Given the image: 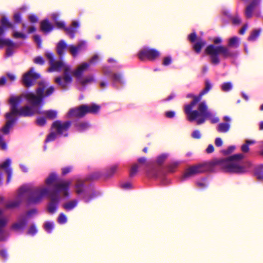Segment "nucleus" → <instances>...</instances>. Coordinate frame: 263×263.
I'll list each match as a JSON object with an SVG mask.
<instances>
[{
  "label": "nucleus",
  "mask_w": 263,
  "mask_h": 263,
  "mask_svg": "<svg viewBox=\"0 0 263 263\" xmlns=\"http://www.w3.org/2000/svg\"><path fill=\"white\" fill-rule=\"evenodd\" d=\"M58 134L55 132H50L46 137V138L45 140V143H47L49 142L53 141L55 140L58 136Z\"/></svg>",
  "instance_id": "40"
},
{
  "label": "nucleus",
  "mask_w": 263,
  "mask_h": 263,
  "mask_svg": "<svg viewBox=\"0 0 263 263\" xmlns=\"http://www.w3.org/2000/svg\"><path fill=\"white\" fill-rule=\"evenodd\" d=\"M191 137L194 139H199L201 137V134L199 130L196 129L191 133Z\"/></svg>",
  "instance_id": "55"
},
{
  "label": "nucleus",
  "mask_w": 263,
  "mask_h": 263,
  "mask_svg": "<svg viewBox=\"0 0 263 263\" xmlns=\"http://www.w3.org/2000/svg\"><path fill=\"white\" fill-rule=\"evenodd\" d=\"M35 123L40 127H44L47 123L46 119L44 117H39L36 118Z\"/></svg>",
  "instance_id": "42"
},
{
  "label": "nucleus",
  "mask_w": 263,
  "mask_h": 263,
  "mask_svg": "<svg viewBox=\"0 0 263 263\" xmlns=\"http://www.w3.org/2000/svg\"><path fill=\"white\" fill-rule=\"evenodd\" d=\"M107 62L108 63H114L115 64L110 66L112 69H119L121 68H122V65L120 64H119L115 59H114L112 58H109L107 60Z\"/></svg>",
  "instance_id": "41"
},
{
  "label": "nucleus",
  "mask_w": 263,
  "mask_h": 263,
  "mask_svg": "<svg viewBox=\"0 0 263 263\" xmlns=\"http://www.w3.org/2000/svg\"><path fill=\"white\" fill-rule=\"evenodd\" d=\"M72 167L71 166H67L63 167L62 169V174L63 176H65L68 173H69L71 170H72Z\"/></svg>",
  "instance_id": "60"
},
{
  "label": "nucleus",
  "mask_w": 263,
  "mask_h": 263,
  "mask_svg": "<svg viewBox=\"0 0 263 263\" xmlns=\"http://www.w3.org/2000/svg\"><path fill=\"white\" fill-rule=\"evenodd\" d=\"M54 19L55 26L59 29H62L66 31L70 39H73L75 37L77 29L80 26V22L78 20H73L71 22V26H67L64 21H59V17H52Z\"/></svg>",
  "instance_id": "12"
},
{
  "label": "nucleus",
  "mask_w": 263,
  "mask_h": 263,
  "mask_svg": "<svg viewBox=\"0 0 263 263\" xmlns=\"http://www.w3.org/2000/svg\"><path fill=\"white\" fill-rule=\"evenodd\" d=\"M250 150L249 146L248 144H243L241 146V151L243 153H248Z\"/></svg>",
  "instance_id": "64"
},
{
  "label": "nucleus",
  "mask_w": 263,
  "mask_h": 263,
  "mask_svg": "<svg viewBox=\"0 0 263 263\" xmlns=\"http://www.w3.org/2000/svg\"><path fill=\"white\" fill-rule=\"evenodd\" d=\"M172 58L171 55H168L163 59L162 64L164 66H167L172 63Z\"/></svg>",
  "instance_id": "54"
},
{
  "label": "nucleus",
  "mask_w": 263,
  "mask_h": 263,
  "mask_svg": "<svg viewBox=\"0 0 263 263\" xmlns=\"http://www.w3.org/2000/svg\"><path fill=\"white\" fill-rule=\"evenodd\" d=\"M99 59L98 55L96 54L89 60V63L91 64H96Z\"/></svg>",
  "instance_id": "63"
},
{
  "label": "nucleus",
  "mask_w": 263,
  "mask_h": 263,
  "mask_svg": "<svg viewBox=\"0 0 263 263\" xmlns=\"http://www.w3.org/2000/svg\"><path fill=\"white\" fill-rule=\"evenodd\" d=\"M74 126L77 131L82 133L87 130L90 127V125L88 122H82L76 123Z\"/></svg>",
  "instance_id": "31"
},
{
  "label": "nucleus",
  "mask_w": 263,
  "mask_h": 263,
  "mask_svg": "<svg viewBox=\"0 0 263 263\" xmlns=\"http://www.w3.org/2000/svg\"><path fill=\"white\" fill-rule=\"evenodd\" d=\"M244 158L242 154H234L227 159H220L209 163L193 165L187 170L179 178L180 183L185 182L195 175L204 172H212L216 165L220 166L226 173L236 174H243L250 170L252 163L247 161L241 163Z\"/></svg>",
  "instance_id": "2"
},
{
  "label": "nucleus",
  "mask_w": 263,
  "mask_h": 263,
  "mask_svg": "<svg viewBox=\"0 0 263 263\" xmlns=\"http://www.w3.org/2000/svg\"><path fill=\"white\" fill-rule=\"evenodd\" d=\"M64 57H60V60L54 61L50 65L48 71L51 72L54 71H60L63 69L62 76H58L54 79V82L62 91H65L69 89V86L72 82L71 74L72 70L70 65L64 61Z\"/></svg>",
  "instance_id": "7"
},
{
  "label": "nucleus",
  "mask_w": 263,
  "mask_h": 263,
  "mask_svg": "<svg viewBox=\"0 0 263 263\" xmlns=\"http://www.w3.org/2000/svg\"><path fill=\"white\" fill-rule=\"evenodd\" d=\"M46 57L49 61V65L52 64L53 62H54V61L55 60L54 58V55L53 53L52 52L46 53Z\"/></svg>",
  "instance_id": "57"
},
{
  "label": "nucleus",
  "mask_w": 263,
  "mask_h": 263,
  "mask_svg": "<svg viewBox=\"0 0 263 263\" xmlns=\"http://www.w3.org/2000/svg\"><path fill=\"white\" fill-rule=\"evenodd\" d=\"M224 123H220L217 126V130L219 133H227L230 128L231 118L227 116L223 117Z\"/></svg>",
  "instance_id": "21"
},
{
  "label": "nucleus",
  "mask_w": 263,
  "mask_h": 263,
  "mask_svg": "<svg viewBox=\"0 0 263 263\" xmlns=\"http://www.w3.org/2000/svg\"><path fill=\"white\" fill-rule=\"evenodd\" d=\"M71 184L70 180H60L54 185L52 190H50V193L47 195L50 200L46 206V210L50 215H53L58 211L61 200L60 194L66 199L70 198Z\"/></svg>",
  "instance_id": "6"
},
{
  "label": "nucleus",
  "mask_w": 263,
  "mask_h": 263,
  "mask_svg": "<svg viewBox=\"0 0 263 263\" xmlns=\"http://www.w3.org/2000/svg\"><path fill=\"white\" fill-rule=\"evenodd\" d=\"M13 28H14V24L9 21L8 17H1L0 20V35H4L7 29Z\"/></svg>",
  "instance_id": "20"
},
{
  "label": "nucleus",
  "mask_w": 263,
  "mask_h": 263,
  "mask_svg": "<svg viewBox=\"0 0 263 263\" xmlns=\"http://www.w3.org/2000/svg\"><path fill=\"white\" fill-rule=\"evenodd\" d=\"M54 29V26L47 18L40 22V29L44 33L47 34L51 32Z\"/></svg>",
  "instance_id": "22"
},
{
  "label": "nucleus",
  "mask_w": 263,
  "mask_h": 263,
  "mask_svg": "<svg viewBox=\"0 0 263 263\" xmlns=\"http://www.w3.org/2000/svg\"><path fill=\"white\" fill-rule=\"evenodd\" d=\"M68 45L67 44L66 42L64 40H61L59 41L57 45V52L59 55L60 57H64L65 55L64 50L68 48Z\"/></svg>",
  "instance_id": "26"
},
{
  "label": "nucleus",
  "mask_w": 263,
  "mask_h": 263,
  "mask_svg": "<svg viewBox=\"0 0 263 263\" xmlns=\"http://www.w3.org/2000/svg\"><path fill=\"white\" fill-rule=\"evenodd\" d=\"M102 79L103 81L100 83L99 85L101 88L104 89L108 86L109 83L107 80L105 78H103Z\"/></svg>",
  "instance_id": "61"
},
{
  "label": "nucleus",
  "mask_w": 263,
  "mask_h": 263,
  "mask_svg": "<svg viewBox=\"0 0 263 263\" xmlns=\"http://www.w3.org/2000/svg\"><path fill=\"white\" fill-rule=\"evenodd\" d=\"M11 164V160L10 158L6 159L4 162L0 164V168L5 170L7 175V184L10 182L12 177L13 171Z\"/></svg>",
  "instance_id": "19"
},
{
  "label": "nucleus",
  "mask_w": 263,
  "mask_h": 263,
  "mask_svg": "<svg viewBox=\"0 0 263 263\" xmlns=\"http://www.w3.org/2000/svg\"><path fill=\"white\" fill-rule=\"evenodd\" d=\"M214 44L208 45L205 49L206 54L209 56L211 63L215 65L220 63V56L222 59H236L239 55V52L236 50L230 49L226 46L221 45L222 39L220 36L213 38Z\"/></svg>",
  "instance_id": "5"
},
{
  "label": "nucleus",
  "mask_w": 263,
  "mask_h": 263,
  "mask_svg": "<svg viewBox=\"0 0 263 263\" xmlns=\"http://www.w3.org/2000/svg\"><path fill=\"white\" fill-rule=\"evenodd\" d=\"M18 196L21 197L24 194L27 192V189L24 186H21L18 188Z\"/></svg>",
  "instance_id": "62"
},
{
  "label": "nucleus",
  "mask_w": 263,
  "mask_h": 263,
  "mask_svg": "<svg viewBox=\"0 0 263 263\" xmlns=\"http://www.w3.org/2000/svg\"><path fill=\"white\" fill-rule=\"evenodd\" d=\"M261 32V28H257L254 29L250 33V35L248 38V40L249 42H254L257 40L258 38L260 36Z\"/></svg>",
  "instance_id": "28"
},
{
  "label": "nucleus",
  "mask_w": 263,
  "mask_h": 263,
  "mask_svg": "<svg viewBox=\"0 0 263 263\" xmlns=\"http://www.w3.org/2000/svg\"><path fill=\"white\" fill-rule=\"evenodd\" d=\"M0 147L1 149L6 151L8 149L7 144L5 141L3 136L0 134Z\"/></svg>",
  "instance_id": "50"
},
{
  "label": "nucleus",
  "mask_w": 263,
  "mask_h": 263,
  "mask_svg": "<svg viewBox=\"0 0 263 263\" xmlns=\"http://www.w3.org/2000/svg\"><path fill=\"white\" fill-rule=\"evenodd\" d=\"M33 40H34V41L36 43L37 48H40L41 47L42 43V41L41 36L39 34H35L33 36Z\"/></svg>",
  "instance_id": "52"
},
{
  "label": "nucleus",
  "mask_w": 263,
  "mask_h": 263,
  "mask_svg": "<svg viewBox=\"0 0 263 263\" xmlns=\"http://www.w3.org/2000/svg\"><path fill=\"white\" fill-rule=\"evenodd\" d=\"M90 67V64L87 62H82L78 67L72 70V74L80 82L81 86L79 88L81 91H84L87 86L92 83H96V80L92 76H89L82 79L84 72L87 71Z\"/></svg>",
  "instance_id": "10"
},
{
  "label": "nucleus",
  "mask_w": 263,
  "mask_h": 263,
  "mask_svg": "<svg viewBox=\"0 0 263 263\" xmlns=\"http://www.w3.org/2000/svg\"><path fill=\"white\" fill-rule=\"evenodd\" d=\"M49 193L50 190L47 187L37 189L30 193L27 201L29 204L39 203L44 197L47 196Z\"/></svg>",
  "instance_id": "14"
},
{
  "label": "nucleus",
  "mask_w": 263,
  "mask_h": 263,
  "mask_svg": "<svg viewBox=\"0 0 263 263\" xmlns=\"http://www.w3.org/2000/svg\"><path fill=\"white\" fill-rule=\"evenodd\" d=\"M101 107L95 103H91L90 104H84L78 107L71 108L67 113V117L82 118L87 114H97Z\"/></svg>",
  "instance_id": "11"
},
{
  "label": "nucleus",
  "mask_w": 263,
  "mask_h": 263,
  "mask_svg": "<svg viewBox=\"0 0 263 263\" xmlns=\"http://www.w3.org/2000/svg\"><path fill=\"white\" fill-rule=\"evenodd\" d=\"M205 41L198 37L197 41L193 44H192V49L196 54H198L201 52L202 48L205 45Z\"/></svg>",
  "instance_id": "24"
},
{
  "label": "nucleus",
  "mask_w": 263,
  "mask_h": 263,
  "mask_svg": "<svg viewBox=\"0 0 263 263\" xmlns=\"http://www.w3.org/2000/svg\"><path fill=\"white\" fill-rule=\"evenodd\" d=\"M168 157L167 154H162L158 156L156 158V162L159 165H161Z\"/></svg>",
  "instance_id": "48"
},
{
  "label": "nucleus",
  "mask_w": 263,
  "mask_h": 263,
  "mask_svg": "<svg viewBox=\"0 0 263 263\" xmlns=\"http://www.w3.org/2000/svg\"><path fill=\"white\" fill-rule=\"evenodd\" d=\"M71 125L70 121H67L64 123L60 120L54 121L51 126L52 129H55V132L60 136L67 137L68 136V130Z\"/></svg>",
  "instance_id": "17"
},
{
  "label": "nucleus",
  "mask_w": 263,
  "mask_h": 263,
  "mask_svg": "<svg viewBox=\"0 0 263 263\" xmlns=\"http://www.w3.org/2000/svg\"><path fill=\"white\" fill-rule=\"evenodd\" d=\"M42 113L45 115L46 118L50 120H53L57 118L58 116V111L54 109H48L44 111H42Z\"/></svg>",
  "instance_id": "32"
},
{
  "label": "nucleus",
  "mask_w": 263,
  "mask_h": 263,
  "mask_svg": "<svg viewBox=\"0 0 263 263\" xmlns=\"http://www.w3.org/2000/svg\"><path fill=\"white\" fill-rule=\"evenodd\" d=\"M179 164L180 162L176 161L168 165L165 168L161 166L153 167L147 172V176L161 186L168 185L171 184V181L167 176V173H174Z\"/></svg>",
  "instance_id": "8"
},
{
  "label": "nucleus",
  "mask_w": 263,
  "mask_h": 263,
  "mask_svg": "<svg viewBox=\"0 0 263 263\" xmlns=\"http://www.w3.org/2000/svg\"><path fill=\"white\" fill-rule=\"evenodd\" d=\"M220 88L223 92H229L233 89V84L231 82L223 83L220 86Z\"/></svg>",
  "instance_id": "37"
},
{
  "label": "nucleus",
  "mask_w": 263,
  "mask_h": 263,
  "mask_svg": "<svg viewBox=\"0 0 263 263\" xmlns=\"http://www.w3.org/2000/svg\"><path fill=\"white\" fill-rule=\"evenodd\" d=\"M0 258L4 262H6L9 258V254L6 249H3L0 250Z\"/></svg>",
  "instance_id": "39"
},
{
  "label": "nucleus",
  "mask_w": 263,
  "mask_h": 263,
  "mask_svg": "<svg viewBox=\"0 0 263 263\" xmlns=\"http://www.w3.org/2000/svg\"><path fill=\"white\" fill-rule=\"evenodd\" d=\"M37 232L38 230L35 224L33 223L28 228L27 231V234L32 236H34L37 233Z\"/></svg>",
  "instance_id": "43"
},
{
  "label": "nucleus",
  "mask_w": 263,
  "mask_h": 263,
  "mask_svg": "<svg viewBox=\"0 0 263 263\" xmlns=\"http://www.w3.org/2000/svg\"><path fill=\"white\" fill-rule=\"evenodd\" d=\"M12 36L15 39H22L26 40L28 38V35L23 33L22 31H19L16 30H13Z\"/></svg>",
  "instance_id": "38"
},
{
  "label": "nucleus",
  "mask_w": 263,
  "mask_h": 263,
  "mask_svg": "<svg viewBox=\"0 0 263 263\" xmlns=\"http://www.w3.org/2000/svg\"><path fill=\"white\" fill-rule=\"evenodd\" d=\"M5 46L7 47L15 46L16 44L9 39H6L3 36H0V49H2Z\"/></svg>",
  "instance_id": "33"
},
{
  "label": "nucleus",
  "mask_w": 263,
  "mask_h": 263,
  "mask_svg": "<svg viewBox=\"0 0 263 263\" xmlns=\"http://www.w3.org/2000/svg\"><path fill=\"white\" fill-rule=\"evenodd\" d=\"M22 200L21 199L11 201L7 203L5 206L7 209H13L18 208L20 206Z\"/></svg>",
  "instance_id": "35"
},
{
  "label": "nucleus",
  "mask_w": 263,
  "mask_h": 263,
  "mask_svg": "<svg viewBox=\"0 0 263 263\" xmlns=\"http://www.w3.org/2000/svg\"><path fill=\"white\" fill-rule=\"evenodd\" d=\"M33 61L35 63L40 64V65H43L45 63V60L41 56H37V57H35Z\"/></svg>",
  "instance_id": "56"
},
{
  "label": "nucleus",
  "mask_w": 263,
  "mask_h": 263,
  "mask_svg": "<svg viewBox=\"0 0 263 263\" xmlns=\"http://www.w3.org/2000/svg\"><path fill=\"white\" fill-rule=\"evenodd\" d=\"M160 56V52L154 48L147 47H143L138 53V57L141 61L147 59L149 61H154Z\"/></svg>",
  "instance_id": "16"
},
{
  "label": "nucleus",
  "mask_w": 263,
  "mask_h": 263,
  "mask_svg": "<svg viewBox=\"0 0 263 263\" xmlns=\"http://www.w3.org/2000/svg\"><path fill=\"white\" fill-rule=\"evenodd\" d=\"M44 90V87H39L36 93L26 91L20 96L11 95L8 100L10 111L5 114L7 121L0 128V132L5 135L9 134L19 117H31L36 114L42 113V109L45 104Z\"/></svg>",
  "instance_id": "1"
},
{
  "label": "nucleus",
  "mask_w": 263,
  "mask_h": 263,
  "mask_svg": "<svg viewBox=\"0 0 263 263\" xmlns=\"http://www.w3.org/2000/svg\"><path fill=\"white\" fill-rule=\"evenodd\" d=\"M57 222L60 224H64L67 222V218L64 213H60L57 219Z\"/></svg>",
  "instance_id": "46"
},
{
  "label": "nucleus",
  "mask_w": 263,
  "mask_h": 263,
  "mask_svg": "<svg viewBox=\"0 0 263 263\" xmlns=\"http://www.w3.org/2000/svg\"><path fill=\"white\" fill-rule=\"evenodd\" d=\"M228 18L231 20L232 24L234 25H238L241 22L240 17H228Z\"/></svg>",
  "instance_id": "58"
},
{
  "label": "nucleus",
  "mask_w": 263,
  "mask_h": 263,
  "mask_svg": "<svg viewBox=\"0 0 263 263\" xmlns=\"http://www.w3.org/2000/svg\"><path fill=\"white\" fill-rule=\"evenodd\" d=\"M17 46L16 44L15 46H9L6 49V53L5 55V58H7L10 57L13 55L14 53V51L13 50V48H17Z\"/></svg>",
  "instance_id": "44"
},
{
  "label": "nucleus",
  "mask_w": 263,
  "mask_h": 263,
  "mask_svg": "<svg viewBox=\"0 0 263 263\" xmlns=\"http://www.w3.org/2000/svg\"><path fill=\"white\" fill-rule=\"evenodd\" d=\"M86 42L82 41L79 42L76 46L69 45L68 50L73 58H76L80 52L86 50Z\"/></svg>",
  "instance_id": "18"
},
{
  "label": "nucleus",
  "mask_w": 263,
  "mask_h": 263,
  "mask_svg": "<svg viewBox=\"0 0 263 263\" xmlns=\"http://www.w3.org/2000/svg\"><path fill=\"white\" fill-rule=\"evenodd\" d=\"M138 172V165L137 164H134L131 168L129 171V176L130 178H133L136 176Z\"/></svg>",
  "instance_id": "49"
},
{
  "label": "nucleus",
  "mask_w": 263,
  "mask_h": 263,
  "mask_svg": "<svg viewBox=\"0 0 263 263\" xmlns=\"http://www.w3.org/2000/svg\"><path fill=\"white\" fill-rule=\"evenodd\" d=\"M213 85L209 80L204 82V88L199 93L198 97L191 104L184 105V111L186 119L192 123L199 126L203 124L207 120L212 124L217 123L219 119L216 116V112L209 109L205 100L200 101L202 96L208 93L212 88Z\"/></svg>",
  "instance_id": "3"
},
{
  "label": "nucleus",
  "mask_w": 263,
  "mask_h": 263,
  "mask_svg": "<svg viewBox=\"0 0 263 263\" xmlns=\"http://www.w3.org/2000/svg\"><path fill=\"white\" fill-rule=\"evenodd\" d=\"M254 175L259 181L263 182V164H260L254 168Z\"/></svg>",
  "instance_id": "30"
},
{
  "label": "nucleus",
  "mask_w": 263,
  "mask_h": 263,
  "mask_svg": "<svg viewBox=\"0 0 263 263\" xmlns=\"http://www.w3.org/2000/svg\"><path fill=\"white\" fill-rule=\"evenodd\" d=\"M113 69L110 66L104 65L102 72L110 81L111 86L116 89H121L126 85V79L123 71Z\"/></svg>",
  "instance_id": "9"
},
{
  "label": "nucleus",
  "mask_w": 263,
  "mask_h": 263,
  "mask_svg": "<svg viewBox=\"0 0 263 263\" xmlns=\"http://www.w3.org/2000/svg\"><path fill=\"white\" fill-rule=\"evenodd\" d=\"M236 147L235 145H232L229 146L226 149H223L221 151V153L224 155H228L233 153Z\"/></svg>",
  "instance_id": "47"
},
{
  "label": "nucleus",
  "mask_w": 263,
  "mask_h": 263,
  "mask_svg": "<svg viewBox=\"0 0 263 263\" xmlns=\"http://www.w3.org/2000/svg\"><path fill=\"white\" fill-rule=\"evenodd\" d=\"M43 228L47 233L50 234L54 229V223L53 221H45L44 223Z\"/></svg>",
  "instance_id": "34"
},
{
  "label": "nucleus",
  "mask_w": 263,
  "mask_h": 263,
  "mask_svg": "<svg viewBox=\"0 0 263 263\" xmlns=\"http://www.w3.org/2000/svg\"><path fill=\"white\" fill-rule=\"evenodd\" d=\"M54 91V88L53 86H50L48 88L46 89L45 92H44V100H45V99L50 95H51Z\"/></svg>",
  "instance_id": "53"
},
{
  "label": "nucleus",
  "mask_w": 263,
  "mask_h": 263,
  "mask_svg": "<svg viewBox=\"0 0 263 263\" xmlns=\"http://www.w3.org/2000/svg\"><path fill=\"white\" fill-rule=\"evenodd\" d=\"M78 203L79 200L78 199H73L63 203L62 207L66 212H70L78 206Z\"/></svg>",
  "instance_id": "25"
},
{
  "label": "nucleus",
  "mask_w": 263,
  "mask_h": 263,
  "mask_svg": "<svg viewBox=\"0 0 263 263\" xmlns=\"http://www.w3.org/2000/svg\"><path fill=\"white\" fill-rule=\"evenodd\" d=\"M8 220L4 217L2 216V212L0 211V241H4L6 240L8 236H6L5 231L4 230L7 224Z\"/></svg>",
  "instance_id": "23"
},
{
  "label": "nucleus",
  "mask_w": 263,
  "mask_h": 263,
  "mask_svg": "<svg viewBox=\"0 0 263 263\" xmlns=\"http://www.w3.org/2000/svg\"><path fill=\"white\" fill-rule=\"evenodd\" d=\"M198 39V37H197L195 30H193L192 32L187 35V40L191 44H193L194 42H196Z\"/></svg>",
  "instance_id": "45"
},
{
  "label": "nucleus",
  "mask_w": 263,
  "mask_h": 263,
  "mask_svg": "<svg viewBox=\"0 0 263 263\" xmlns=\"http://www.w3.org/2000/svg\"><path fill=\"white\" fill-rule=\"evenodd\" d=\"M40 77L41 74L35 72L34 68L31 67L27 72L23 74L22 82L26 87L30 88Z\"/></svg>",
  "instance_id": "15"
},
{
  "label": "nucleus",
  "mask_w": 263,
  "mask_h": 263,
  "mask_svg": "<svg viewBox=\"0 0 263 263\" xmlns=\"http://www.w3.org/2000/svg\"><path fill=\"white\" fill-rule=\"evenodd\" d=\"M120 187L125 190H128L133 188V185L130 182L127 181L122 183L120 184Z\"/></svg>",
  "instance_id": "51"
},
{
  "label": "nucleus",
  "mask_w": 263,
  "mask_h": 263,
  "mask_svg": "<svg viewBox=\"0 0 263 263\" xmlns=\"http://www.w3.org/2000/svg\"><path fill=\"white\" fill-rule=\"evenodd\" d=\"M37 210L36 209H32L28 211L25 215H21L16 222L13 223L11 226V229L14 231L24 230L28 223V219L36 214Z\"/></svg>",
  "instance_id": "13"
},
{
  "label": "nucleus",
  "mask_w": 263,
  "mask_h": 263,
  "mask_svg": "<svg viewBox=\"0 0 263 263\" xmlns=\"http://www.w3.org/2000/svg\"><path fill=\"white\" fill-rule=\"evenodd\" d=\"M240 44V39L236 36H234L229 39L227 47L230 49H232L231 48L237 49L239 47Z\"/></svg>",
  "instance_id": "27"
},
{
  "label": "nucleus",
  "mask_w": 263,
  "mask_h": 263,
  "mask_svg": "<svg viewBox=\"0 0 263 263\" xmlns=\"http://www.w3.org/2000/svg\"><path fill=\"white\" fill-rule=\"evenodd\" d=\"M209 178V177H203L200 180H197L196 182L197 186H198L201 190H204L206 189L208 187L210 183Z\"/></svg>",
  "instance_id": "29"
},
{
  "label": "nucleus",
  "mask_w": 263,
  "mask_h": 263,
  "mask_svg": "<svg viewBox=\"0 0 263 263\" xmlns=\"http://www.w3.org/2000/svg\"><path fill=\"white\" fill-rule=\"evenodd\" d=\"M58 179V176L56 173H52L45 180V183L47 185H50L55 182Z\"/></svg>",
  "instance_id": "36"
},
{
  "label": "nucleus",
  "mask_w": 263,
  "mask_h": 263,
  "mask_svg": "<svg viewBox=\"0 0 263 263\" xmlns=\"http://www.w3.org/2000/svg\"><path fill=\"white\" fill-rule=\"evenodd\" d=\"M176 115L175 111L173 110L167 111L165 113V116L167 118L173 119L175 117Z\"/></svg>",
  "instance_id": "59"
},
{
  "label": "nucleus",
  "mask_w": 263,
  "mask_h": 263,
  "mask_svg": "<svg viewBox=\"0 0 263 263\" xmlns=\"http://www.w3.org/2000/svg\"><path fill=\"white\" fill-rule=\"evenodd\" d=\"M119 168V164H115L108 166L105 172H95L89 174L84 180H78L74 185L76 193L84 202L88 203L100 195L95 190L92 181L104 176L106 178L112 177Z\"/></svg>",
  "instance_id": "4"
}]
</instances>
